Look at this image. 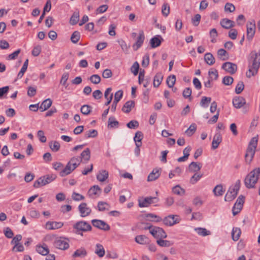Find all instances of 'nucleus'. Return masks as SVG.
I'll use <instances>...</instances> for the list:
<instances>
[{"label": "nucleus", "instance_id": "nucleus-1", "mask_svg": "<svg viewBox=\"0 0 260 260\" xmlns=\"http://www.w3.org/2000/svg\"><path fill=\"white\" fill-rule=\"evenodd\" d=\"M260 67V51L257 53L255 51H252L250 53L249 59L248 71L246 72V76L250 78L251 76L255 75L258 72Z\"/></svg>", "mask_w": 260, "mask_h": 260}, {"label": "nucleus", "instance_id": "nucleus-2", "mask_svg": "<svg viewBox=\"0 0 260 260\" xmlns=\"http://www.w3.org/2000/svg\"><path fill=\"white\" fill-rule=\"evenodd\" d=\"M260 174V168H256L251 171L245 177L244 183L248 188H252L257 183Z\"/></svg>", "mask_w": 260, "mask_h": 260}, {"label": "nucleus", "instance_id": "nucleus-3", "mask_svg": "<svg viewBox=\"0 0 260 260\" xmlns=\"http://www.w3.org/2000/svg\"><path fill=\"white\" fill-rule=\"evenodd\" d=\"M258 138L257 137H253L248 146L245 155V160L246 164H250L253 160L257 145Z\"/></svg>", "mask_w": 260, "mask_h": 260}, {"label": "nucleus", "instance_id": "nucleus-4", "mask_svg": "<svg viewBox=\"0 0 260 260\" xmlns=\"http://www.w3.org/2000/svg\"><path fill=\"white\" fill-rule=\"evenodd\" d=\"M240 180H238L233 187L229 188L224 197L225 201L230 202L236 198L240 187Z\"/></svg>", "mask_w": 260, "mask_h": 260}, {"label": "nucleus", "instance_id": "nucleus-5", "mask_svg": "<svg viewBox=\"0 0 260 260\" xmlns=\"http://www.w3.org/2000/svg\"><path fill=\"white\" fill-rule=\"evenodd\" d=\"M73 228L76 230L77 234L83 235V232L90 231L92 229L91 225L85 221H79L73 225Z\"/></svg>", "mask_w": 260, "mask_h": 260}, {"label": "nucleus", "instance_id": "nucleus-6", "mask_svg": "<svg viewBox=\"0 0 260 260\" xmlns=\"http://www.w3.org/2000/svg\"><path fill=\"white\" fill-rule=\"evenodd\" d=\"M56 178V175L53 174L42 176L34 182V187L35 188H39L41 186L46 185L54 180Z\"/></svg>", "mask_w": 260, "mask_h": 260}, {"label": "nucleus", "instance_id": "nucleus-7", "mask_svg": "<svg viewBox=\"0 0 260 260\" xmlns=\"http://www.w3.org/2000/svg\"><path fill=\"white\" fill-rule=\"evenodd\" d=\"M159 199L157 197H148L142 199H139V206L140 207H148L151 204L157 203Z\"/></svg>", "mask_w": 260, "mask_h": 260}, {"label": "nucleus", "instance_id": "nucleus-8", "mask_svg": "<svg viewBox=\"0 0 260 260\" xmlns=\"http://www.w3.org/2000/svg\"><path fill=\"white\" fill-rule=\"evenodd\" d=\"M180 220L177 215H169L163 219V223L167 226H171L179 223Z\"/></svg>", "mask_w": 260, "mask_h": 260}, {"label": "nucleus", "instance_id": "nucleus-9", "mask_svg": "<svg viewBox=\"0 0 260 260\" xmlns=\"http://www.w3.org/2000/svg\"><path fill=\"white\" fill-rule=\"evenodd\" d=\"M151 234L154 238L158 239H165L167 237V234L161 228L154 226L151 230Z\"/></svg>", "mask_w": 260, "mask_h": 260}, {"label": "nucleus", "instance_id": "nucleus-10", "mask_svg": "<svg viewBox=\"0 0 260 260\" xmlns=\"http://www.w3.org/2000/svg\"><path fill=\"white\" fill-rule=\"evenodd\" d=\"M54 246L58 249L66 250L69 247V240L67 239L60 237L55 240L54 242Z\"/></svg>", "mask_w": 260, "mask_h": 260}, {"label": "nucleus", "instance_id": "nucleus-11", "mask_svg": "<svg viewBox=\"0 0 260 260\" xmlns=\"http://www.w3.org/2000/svg\"><path fill=\"white\" fill-rule=\"evenodd\" d=\"M247 39L251 40L254 36L255 32V21L248 22L247 23Z\"/></svg>", "mask_w": 260, "mask_h": 260}, {"label": "nucleus", "instance_id": "nucleus-12", "mask_svg": "<svg viewBox=\"0 0 260 260\" xmlns=\"http://www.w3.org/2000/svg\"><path fill=\"white\" fill-rule=\"evenodd\" d=\"M91 223L94 227H96L99 229L107 231L110 230V226L106 223L105 221L98 220L93 219L91 220Z\"/></svg>", "mask_w": 260, "mask_h": 260}, {"label": "nucleus", "instance_id": "nucleus-13", "mask_svg": "<svg viewBox=\"0 0 260 260\" xmlns=\"http://www.w3.org/2000/svg\"><path fill=\"white\" fill-rule=\"evenodd\" d=\"M78 209L80 213V216L82 217H85L89 215L91 212V209L87 206L85 203H82L78 206Z\"/></svg>", "mask_w": 260, "mask_h": 260}, {"label": "nucleus", "instance_id": "nucleus-14", "mask_svg": "<svg viewBox=\"0 0 260 260\" xmlns=\"http://www.w3.org/2000/svg\"><path fill=\"white\" fill-rule=\"evenodd\" d=\"M222 68L231 74H234L237 70V66L231 62H226L223 63Z\"/></svg>", "mask_w": 260, "mask_h": 260}, {"label": "nucleus", "instance_id": "nucleus-15", "mask_svg": "<svg viewBox=\"0 0 260 260\" xmlns=\"http://www.w3.org/2000/svg\"><path fill=\"white\" fill-rule=\"evenodd\" d=\"M123 91L121 90L117 91L114 95V99L111 106V111L114 112L116 111L117 103L122 98Z\"/></svg>", "mask_w": 260, "mask_h": 260}, {"label": "nucleus", "instance_id": "nucleus-16", "mask_svg": "<svg viewBox=\"0 0 260 260\" xmlns=\"http://www.w3.org/2000/svg\"><path fill=\"white\" fill-rule=\"evenodd\" d=\"M145 39V36L144 34V32L143 30H141L139 32V36L137 39V41L133 46V49L135 51L137 50L139 48H140Z\"/></svg>", "mask_w": 260, "mask_h": 260}, {"label": "nucleus", "instance_id": "nucleus-17", "mask_svg": "<svg viewBox=\"0 0 260 260\" xmlns=\"http://www.w3.org/2000/svg\"><path fill=\"white\" fill-rule=\"evenodd\" d=\"M221 26L226 29H229L235 26L234 21H232L228 18L222 19L220 22Z\"/></svg>", "mask_w": 260, "mask_h": 260}, {"label": "nucleus", "instance_id": "nucleus-18", "mask_svg": "<svg viewBox=\"0 0 260 260\" xmlns=\"http://www.w3.org/2000/svg\"><path fill=\"white\" fill-rule=\"evenodd\" d=\"M245 103V99L242 96L235 97L233 100V106L236 108H241Z\"/></svg>", "mask_w": 260, "mask_h": 260}, {"label": "nucleus", "instance_id": "nucleus-19", "mask_svg": "<svg viewBox=\"0 0 260 260\" xmlns=\"http://www.w3.org/2000/svg\"><path fill=\"white\" fill-rule=\"evenodd\" d=\"M222 141L221 135L219 133L215 134L213 137V139L212 143V147L213 149H215L218 148L219 145Z\"/></svg>", "mask_w": 260, "mask_h": 260}, {"label": "nucleus", "instance_id": "nucleus-20", "mask_svg": "<svg viewBox=\"0 0 260 260\" xmlns=\"http://www.w3.org/2000/svg\"><path fill=\"white\" fill-rule=\"evenodd\" d=\"M160 169H154L151 173L149 174L147 178L148 181H153L156 180L160 175Z\"/></svg>", "mask_w": 260, "mask_h": 260}, {"label": "nucleus", "instance_id": "nucleus-21", "mask_svg": "<svg viewBox=\"0 0 260 260\" xmlns=\"http://www.w3.org/2000/svg\"><path fill=\"white\" fill-rule=\"evenodd\" d=\"M135 241L140 244H148L150 242L149 239L145 235H138L135 238Z\"/></svg>", "mask_w": 260, "mask_h": 260}, {"label": "nucleus", "instance_id": "nucleus-22", "mask_svg": "<svg viewBox=\"0 0 260 260\" xmlns=\"http://www.w3.org/2000/svg\"><path fill=\"white\" fill-rule=\"evenodd\" d=\"M161 40L162 39L160 36H156L152 38L150 41L151 48H154L160 46L161 43Z\"/></svg>", "mask_w": 260, "mask_h": 260}, {"label": "nucleus", "instance_id": "nucleus-23", "mask_svg": "<svg viewBox=\"0 0 260 260\" xmlns=\"http://www.w3.org/2000/svg\"><path fill=\"white\" fill-rule=\"evenodd\" d=\"M202 168V164L197 162H191L188 166V170L191 172H197L199 171Z\"/></svg>", "mask_w": 260, "mask_h": 260}, {"label": "nucleus", "instance_id": "nucleus-24", "mask_svg": "<svg viewBox=\"0 0 260 260\" xmlns=\"http://www.w3.org/2000/svg\"><path fill=\"white\" fill-rule=\"evenodd\" d=\"M36 251L43 255H46L49 253V250L46 244H44L42 245H37Z\"/></svg>", "mask_w": 260, "mask_h": 260}, {"label": "nucleus", "instance_id": "nucleus-25", "mask_svg": "<svg viewBox=\"0 0 260 260\" xmlns=\"http://www.w3.org/2000/svg\"><path fill=\"white\" fill-rule=\"evenodd\" d=\"M135 106V102L133 101H128L126 102L122 108V111L125 113H128L132 110V108Z\"/></svg>", "mask_w": 260, "mask_h": 260}, {"label": "nucleus", "instance_id": "nucleus-26", "mask_svg": "<svg viewBox=\"0 0 260 260\" xmlns=\"http://www.w3.org/2000/svg\"><path fill=\"white\" fill-rule=\"evenodd\" d=\"M163 75L161 72L157 73L153 79V86L155 87H158L161 84L163 80Z\"/></svg>", "mask_w": 260, "mask_h": 260}, {"label": "nucleus", "instance_id": "nucleus-27", "mask_svg": "<svg viewBox=\"0 0 260 260\" xmlns=\"http://www.w3.org/2000/svg\"><path fill=\"white\" fill-rule=\"evenodd\" d=\"M90 158V151L89 148H87L84 150L81 154L80 160L81 161L83 160L85 162H87Z\"/></svg>", "mask_w": 260, "mask_h": 260}, {"label": "nucleus", "instance_id": "nucleus-28", "mask_svg": "<svg viewBox=\"0 0 260 260\" xmlns=\"http://www.w3.org/2000/svg\"><path fill=\"white\" fill-rule=\"evenodd\" d=\"M52 104L50 99H47L44 100L41 104L39 108L42 112H43L49 108Z\"/></svg>", "mask_w": 260, "mask_h": 260}, {"label": "nucleus", "instance_id": "nucleus-29", "mask_svg": "<svg viewBox=\"0 0 260 260\" xmlns=\"http://www.w3.org/2000/svg\"><path fill=\"white\" fill-rule=\"evenodd\" d=\"M224 191L225 190L223 189L221 184L217 185L213 189V192L216 197L222 196Z\"/></svg>", "mask_w": 260, "mask_h": 260}, {"label": "nucleus", "instance_id": "nucleus-30", "mask_svg": "<svg viewBox=\"0 0 260 260\" xmlns=\"http://www.w3.org/2000/svg\"><path fill=\"white\" fill-rule=\"evenodd\" d=\"M112 91V88L111 87L108 88L106 89L105 93L104 96L106 99H107V101L105 103V105L108 106L111 102V101L113 99V93H110Z\"/></svg>", "mask_w": 260, "mask_h": 260}, {"label": "nucleus", "instance_id": "nucleus-31", "mask_svg": "<svg viewBox=\"0 0 260 260\" xmlns=\"http://www.w3.org/2000/svg\"><path fill=\"white\" fill-rule=\"evenodd\" d=\"M241 234V231L240 228L237 227L233 228L232 232V239L234 241H237L239 239Z\"/></svg>", "mask_w": 260, "mask_h": 260}, {"label": "nucleus", "instance_id": "nucleus-32", "mask_svg": "<svg viewBox=\"0 0 260 260\" xmlns=\"http://www.w3.org/2000/svg\"><path fill=\"white\" fill-rule=\"evenodd\" d=\"M108 172L106 170H102L99 172V173L96 175L97 179L101 181H105L108 177Z\"/></svg>", "mask_w": 260, "mask_h": 260}, {"label": "nucleus", "instance_id": "nucleus-33", "mask_svg": "<svg viewBox=\"0 0 260 260\" xmlns=\"http://www.w3.org/2000/svg\"><path fill=\"white\" fill-rule=\"evenodd\" d=\"M80 162L81 160H80L79 158L73 157L68 163L73 169L75 170L80 165Z\"/></svg>", "mask_w": 260, "mask_h": 260}, {"label": "nucleus", "instance_id": "nucleus-34", "mask_svg": "<svg viewBox=\"0 0 260 260\" xmlns=\"http://www.w3.org/2000/svg\"><path fill=\"white\" fill-rule=\"evenodd\" d=\"M95 253L100 257H102L104 256L105 251L103 246L101 244H96L95 250Z\"/></svg>", "mask_w": 260, "mask_h": 260}, {"label": "nucleus", "instance_id": "nucleus-35", "mask_svg": "<svg viewBox=\"0 0 260 260\" xmlns=\"http://www.w3.org/2000/svg\"><path fill=\"white\" fill-rule=\"evenodd\" d=\"M101 192V189L98 185H94L90 188L88 191V194L92 197L95 195H99Z\"/></svg>", "mask_w": 260, "mask_h": 260}, {"label": "nucleus", "instance_id": "nucleus-36", "mask_svg": "<svg viewBox=\"0 0 260 260\" xmlns=\"http://www.w3.org/2000/svg\"><path fill=\"white\" fill-rule=\"evenodd\" d=\"M156 243L159 246L164 247H168L173 245V242L172 241L164 240L163 239L157 240Z\"/></svg>", "mask_w": 260, "mask_h": 260}, {"label": "nucleus", "instance_id": "nucleus-37", "mask_svg": "<svg viewBox=\"0 0 260 260\" xmlns=\"http://www.w3.org/2000/svg\"><path fill=\"white\" fill-rule=\"evenodd\" d=\"M74 170V169H73L68 163L66 167L60 172L59 175L61 177H64L70 174Z\"/></svg>", "mask_w": 260, "mask_h": 260}, {"label": "nucleus", "instance_id": "nucleus-38", "mask_svg": "<svg viewBox=\"0 0 260 260\" xmlns=\"http://www.w3.org/2000/svg\"><path fill=\"white\" fill-rule=\"evenodd\" d=\"M204 59L206 62L210 66L213 64L215 62V58L210 53H207L205 54Z\"/></svg>", "mask_w": 260, "mask_h": 260}, {"label": "nucleus", "instance_id": "nucleus-39", "mask_svg": "<svg viewBox=\"0 0 260 260\" xmlns=\"http://www.w3.org/2000/svg\"><path fill=\"white\" fill-rule=\"evenodd\" d=\"M87 255V251L84 248H81L76 250L74 254H73V256L74 257H84Z\"/></svg>", "mask_w": 260, "mask_h": 260}, {"label": "nucleus", "instance_id": "nucleus-40", "mask_svg": "<svg viewBox=\"0 0 260 260\" xmlns=\"http://www.w3.org/2000/svg\"><path fill=\"white\" fill-rule=\"evenodd\" d=\"M195 231L198 233V235L205 237L211 235V232L208 231L205 228H197L194 229Z\"/></svg>", "mask_w": 260, "mask_h": 260}, {"label": "nucleus", "instance_id": "nucleus-41", "mask_svg": "<svg viewBox=\"0 0 260 260\" xmlns=\"http://www.w3.org/2000/svg\"><path fill=\"white\" fill-rule=\"evenodd\" d=\"M79 12H75L73 13V14L72 15L71 17L70 18V24L72 25H74L76 24L79 20Z\"/></svg>", "mask_w": 260, "mask_h": 260}, {"label": "nucleus", "instance_id": "nucleus-42", "mask_svg": "<svg viewBox=\"0 0 260 260\" xmlns=\"http://www.w3.org/2000/svg\"><path fill=\"white\" fill-rule=\"evenodd\" d=\"M176 82V76L174 75L169 76L166 80V83L169 87H173Z\"/></svg>", "mask_w": 260, "mask_h": 260}, {"label": "nucleus", "instance_id": "nucleus-43", "mask_svg": "<svg viewBox=\"0 0 260 260\" xmlns=\"http://www.w3.org/2000/svg\"><path fill=\"white\" fill-rule=\"evenodd\" d=\"M109 207V205L107 203L105 202L100 201L99 202L98 204V210L100 211H104L106 210H108Z\"/></svg>", "mask_w": 260, "mask_h": 260}, {"label": "nucleus", "instance_id": "nucleus-44", "mask_svg": "<svg viewBox=\"0 0 260 260\" xmlns=\"http://www.w3.org/2000/svg\"><path fill=\"white\" fill-rule=\"evenodd\" d=\"M119 122L118 121L115 120L114 117H110L108 119V127L114 128L118 127Z\"/></svg>", "mask_w": 260, "mask_h": 260}, {"label": "nucleus", "instance_id": "nucleus-45", "mask_svg": "<svg viewBox=\"0 0 260 260\" xmlns=\"http://www.w3.org/2000/svg\"><path fill=\"white\" fill-rule=\"evenodd\" d=\"M49 146L50 149L54 152H57L60 149V144L56 141L50 142Z\"/></svg>", "mask_w": 260, "mask_h": 260}, {"label": "nucleus", "instance_id": "nucleus-46", "mask_svg": "<svg viewBox=\"0 0 260 260\" xmlns=\"http://www.w3.org/2000/svg\"><path fill=\"white\" fill-rule=\"evenodd\" d=\"M80 110L83 114L87 115L91 111V107L88 105H84L81 107Z\"/></svg>", "mask_w": 260, "mask_h": 260}, {"label": "nucleus", "instance_id": "nucleus-47", "mask_svg": "<svg viewBox=\"0 0 260 260\" xmlns=\"http://www.w3.org/2000/svg\"><path fill=\"white\" fill-rule=\"evenodd\" d=\"M196 129L197 126L196 124L192 123L185 131V134L188 136H191L195 133Z\"/></svg>", "mask_w": 260, "mask_h": 260}, {"label": "nucleus", "instance_id": "nucleus-48", "mask_svg": "<svg viewBox=\"0 0 260 260\" xmlns=\"http://www.w3.org/2000/svg\"><path fill=\"white\" fill-rule=\"evenodd\" d=\"M80 34L78 31H75L72 35L71 40L73 43H77L80 40Z\"/></svg>", "mask_w": 260, "mask_h": 260}, {"label": "nucleus", "instance_id": "nucleus-49", "mask_svg": "<svg viewBox=\"0 0 260 260\" xmlns=\"http://www.w3.org/2000/svg\"><path fill=\"white\" fill-rule=\"evenodd\" d=\"M211 101V98L203 96L201 100L200 105L203 107L207 108L208 106V104L210 103Z\"/></svg>", "mask_w": 260, "mask_h": 260}, {"label": "nucleus", "instance_id": "nucleus-50", "mask_svg": "<svg viewBox=\"0 0 260 260\" xmlns=\"http://www.w3.org/2000/svg\"><path fill=\"white\" fill-rule=\"evenodd\" d=\"M210 37L211 38V42L215 43L216 42V37L218 36L217 30L215 28H212L210 31Z\"/></svg>", "mask_w": 260, "mask_h": 260}, {"label": "nucleus", "instance_id": "nucleus-51", "mask_svg": "<svg viewBox=\"0 0 260 260\" xmlns=\"http://www.w3.org/2000/svg\"><path fill=\"white\" fill-rule=\"evenodd\" d=\"M174 193L178 195H182L185 193L184 189L182 188L179 185L174 186L172 189Z\"/></svg>", "mask_w": 260, "mask_h": 260}, {"label": "nucleus", "instance_id": "nucleus-52", "mask_svg": "<svg viewBox=\"0 0 260 260\" xmlns=\"http://www.w3.org/2000/svg\"><path fill=\"white\" fill-rule=\"evenodd\" d=\"M143 138V133L140 131H138L136 133L134 140L136 144L137 143L140 144V143H142L141 141H142Z\"/></svg>", "mask_w": 260, "mask_h": 260}, {"label": "nucleus", "instance_id": "nucleus-53", "mask_svg": "<svg viewBox=\"0 0 260 260\" xmlns=\"http://www.w3.org/2000/svg\"><path fill=\"white\" fill-rule=\"evenodd\" d=\"M202 174L194 173L190 179V183L192 184H194L202 178Z\"/></svg>", "mask_w": 260, "mask_h": 260}, {"label": "nucleus", "instance_id": "nucleus-54", "mask_svg": "<svg viewBox=\"0 0 260 260\" xmlns=\"http://www.w3.org/2000/svg\"><path fill=\"white\" fill-rule=\"evenodd\" d=\"M161 12L164 16L167 17L168 16L170 13V6L168 4L165 3L163 4Z\"/></svg>", "mask_w": 260, "mask_h": 260}, {"label": "nucleus", "instance_id": "nucleus-55", "mask_svg": "<svg viewBox=\"0 0 260 260\" xmlns=\"http://www.w3.org/2000/svg\"><path fill=\"white\" fill-rule=\"evenodd\" d=\"M217 54L220 59L222 60H225L228 59L226 56L228 55L226 51L223 49H220L218 50Z\"/></svg>", "mask_w": 260, "mask_h": 260}, {"label": "nucleus", "instance_id": "nucleus-56", "mask_svg": "<svg viewBox=\"0 0 260 260\" xmlns=\"http://www.w3.org/2000/svg\"><path fill=\"white\" fill-rule=\"evenodd\" d=\"M89 80L93 84H99L101 80V77L97 74H94L90 77L89 78Z\"/></svg>", "mask_w": 260, "mask_h": 260}, {"label": "nucleus", "instance_id": "nucleus-57", "mask_svg": "<svg viewBox=\"0 0 260 260\" xmlns=\"http://www.w3.org/2000/svg\"><path fill=\"white\" fill-rule=\"evenodd\" d=\"M242 208L243 206L242 205L235 203L232 209L233 215H236L238 214L242 210Z\"/></svg>", "mask_w": 260, "mask_h": 260}, {"label": "nucleus", "instance_id": "nucleus-58", "mask_svg": "<svg viewBox=\"0 0 260 260\" xmlns=\"http://www.w3.org/2000/svg\"><path fill=\"white\" fill-rule=\"evenodd\" d=\"M209 78L211 80H217L218 77V72L216 70H209L208 72Z\"/></svg>", "mask_w": 260, "mask_h": 260}, {"label": "nucleus", "instance_id": "nucleus-59", "mask_svg": "<svg viewBox=\"0 0 260 260\" xmlns=\"http://www.w3.org/2000/svg\"><path fill=\"white\" fill-rule=\"evenodd\" d=\"M244 88V84L242 81H239L236 88H235V92L237 94H240L243 90Z\"/></svg>", "mask_w": 260, "mask_h": 260}, {"label": "nucleus", "instance_id": "nucleus-60", "mask_svg": "<svg viewBox=\"0 0 260 260\" xmlns=\"http://www.w3.org/2000/svg\"><path fill=\"white\" fill-rule=\"evenodd\" d=\"M201 16L199 14H197L195 15L193 18L191 19V22L193 25L195 26H197L199 25L200 20H201Z\"/></svg>", "mask_w": 260, "mask_h": 260}, {"label": "nucleus", "instance_id": "nucleus-61", "mask_svg": "<svg viewBox=\"0 0 260 260\" xmlns=\"http://www.w3.org/2000/svg\"><path fill=\"white\" fill-rule=\"evenodd\" d=\"M234 81V79L231 76H225L222 80V83L226 85H231Z\"/></svg>", "mask_w": 260, "mask_h": 260}, {"label": "nucleus", "instance_id": "nucleus-62", "mask_svg": "<svg viewBox=\"0 0 260 260\" xmlns=\"http://www.w3.org/2000/svg\"><path fill=\"white\" fill-rule=\"evenodd\" d=\"M235 10V7L233 4L227 3L224 6V11L230 13L233 12Z\"/></svg>", "mask_w": 260, "mask_h": 260}, {"label": "nucleus", "instance_id": "nucleus-63", "mask_svg": "<svg viewBox=\"0 0 260 260\" xmlns=\"http://www.w3.org/2000/svg\"><path fill=\"white\" fill-rule=\"evenodd\" d=\"M126 126L131 129H135L139 126V122L137 120H131L127 123Z\"/></svg>", "mask_w": 260, "mask_h": 260}, {"label": "nucleus", "instance_id": "nucleus-64", "mask_svg": "<svg viewBox=\"0 0 260 260\" xmlns=\"http://www.w3.org/2000/svg\"><path fill=\"white\" fill-rule=\"evenodd\" d=\"M72 199L76 201H79L81 200H83L84 199V197L78 193L76 192H74L72 195Z\"/></svg>", "mask_w": 260, "mask_h": 260}]
</instances>
